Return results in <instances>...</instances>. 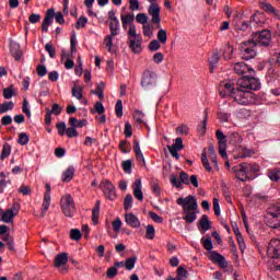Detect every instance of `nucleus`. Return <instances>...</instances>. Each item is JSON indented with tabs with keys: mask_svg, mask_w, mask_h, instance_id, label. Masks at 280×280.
<instances>
[{
	"mask_svg": "<svg viewBox=\"0 0 280 280\" xmlns=\"http://www.w3.org/2000/svg\"><path fill=\"white\" fill-rule=\"evenodd\" d=\"M261 83L254 77L243 75L236 82L235 93L232 94V100L241 106H249L255 103V94L252 91H259Z\"/></svg>",
	"mask_w": 280,
	"mask_h": 280,
	"instance_id": "obj_1",
	"label": "nucleus"
},
{
	"mask_svg": "<svg viewBox=\"0 0 280 280\" xmlns=\"http://www.w3.org/2000/svg\"><path fill=\"white\" fill-rule=\"evenodd\" d=\"M177 205L183 208V220L187 222V224H194L198 219V200L196 197L189 195L187 197H179L177 199Z\"/></svg>",
	"mask_w": 280,
	"mask_h": 280,
	"instance_id": "obj_2",
	"label": "nucleus"
},
{
	"mask_svg": "<svg viewBox=\"0 0 280 280\" xmlns=\"http://www.w3.org/2000/svg\"><path fill=\"white\" fill-rule=\"evenodd\" d=\"M232 172L235 174V178L241 183H246L253 178V174L259 172V165L250 163H241L237 166L232 167Z\"/></svg>",
	"mask_w": 280,
	"mask_h": 280,
	"instance_id": "obj_3",
	"label": "nucleus"
},
{
	"mask_svg": "<svg viewBox=\"0 0 280 280\" xmlns=\"http://www.w3.org/2000/svg\"><path fill=\"white\" fill-rule=\"evenodd\" d=\"M127 35L129 38V47L131 51H133V54H141V45L143 43V38L140 34H137V26L131 25V27L128 30Z\"/></svg>",
	"mask_w": 280,
	"mask_h": 280,
	"instance_id": "obj_4",
	"label": "nucleus"
},
{
	"mask_svg": "<svg viewBox=\"0 0 280 280\" xmlns=\"http://www.w3.org/2000/svg\"><path fill=\"white\" fill-rule=\"evenodd\" d=\"M54 16L60 25H63L65 15H62L61 12L56 13L54 11V9H48L46 12V15L44 18V21L42 23V32H49V25H51V23H54Z\"/></svg>",
	"mask_w": 280,
	"mask_h": 280,
	"instance_id": "obj_5",
	"label": "nucleus"
},
{
	"mask_svg": "<svg viewBox=\"0 0 280 280\" xmlns=\"http://www.w3.org/2000/svg\"><path fill=\"white\" fill-rule=\"evenodd\" d=\"M257 44L249 38L241 43V54L244 60H253L257 56Z\"/></svg>",
	"mask_w": 280,
	"mask_h": 280,
	"instance_id": "obj_6",
	"label": "nucleus"
},
{
	"mask_svg": "<svg viewBox=\"0 0 280 280\" xmlns=\"http://www.w3.org/2000/svg\"><path fill=\"white\" fill-rule=\"evenodd\" d=\"M60 206L66 218H73V215H75V201L71 195L61 197Z\"/></svg>",
	"mask_w": 280,
	"mask_h": 280,
	"instance_id": "obj_7",
	"label": "nucleus"
},
{
	"mask_svg": "<svg viewBox=\"0 0 280 280\" xmlns=\"http://www.w3.org/2000/svg\"><path fill=\"white\" fill-rule=\"evenodd\" d=\"M252 39L259 47H270L272 34L268 30L256 32L252 35Z\"/></svg>",
	"mask_w": 280,
	"mask_h": 280,
	"instance_id": "obj_8",
	"label": "nucleus"
},
{
	"mask_svg": "<svg viewBox=\"0 0 280 280\" xmlns=\"http://www.w3.org/2000/svg\"><path fill=\"white\" fill-rule=\"evenodd\" d=\"M156 72L152 70H145L142 73V79H141V86L144 89H152V86H156Z\"/></svg>",
	"mask_w": 280,
	"mask_h": 280,
	"instance_id": "obj_9",
	"label": "nucleus"
},
{
	"mask_svg": "<svg viewBox=\"0 0 280 280\" xmlns=\"http://www.w3.org/2000/svg\"><path fill=\"white\" fill-rule=\"evenodd\" d=\"M149 5L148 12L151 16V23H154L155 25H159L161 23V7L154 0H148Z\"/></svg>",
	"mask_w": 280,
	"mask_h": 280,
	"instance_id": "obj_10",
	"label": "nucleus"
},
{
	"mask_svg": "<svg viewBox=\"0 0 280 280\" xmlns=\"http://www.w3.org/2000/svg\"><path fill=\"white\" fill-rule=\"evenodd\" d=\"M235 84L233 81H222L219 85V94L222 97H231L233 100V93H235Z\"/></svg>",
	"mask_w": 280,
	"mask_h": 280,
	"instance_id": "obj_11",
	"label": "nucleus"
},
{
	"mask_svg": "<svg viewBox=\"0 0 280 280\" xmlns=\"http://www.w3.org/2000/svg\"><path fill=\"white\" fill-rule=\"evenodd\" d=\"M101 189L103 190L105 198L108 200H115L117 198V192L115 190V185L108 179H104L101 183Z\"/></svg>",
	"mask_w": 280,
	"mask_h": 280,
	"instance_id": "obj_12",
	"label": "nucleus"
},
{
	"mask_svg": "<svg viewBox=\"0 0 280 280\" xmlns=\"http://www.w3.org/2000/svg\"><path fill=\"white\" fill-rule=\"evenodd\" d=\"M108 21H109V31L112 36H119V19L115 15V11L108 12Z\"/></svg>",
	"mask_w": 280,
	"mask_h": 280,
	"instance_id": "obj_13",
	"label": "nucleus"
},
{
	"mask_svg": "<svg viewBox=\"0 0 280 280\" xmlns=\"http://www.w3.org/2000/svg\"><path fill=\"white\" fill-rule=\"evenodd\" d=\"M49 207H51V186L49 184H46V192L44 195V201L42 203V218H45L47 211H49Z\"/></svg>",
	"mask_w": 280,
	"mask_h": 280,
	"instance_id": "obj_14",
	"label": "nucleus"
},
{
	"mask_svg": "<svg viewBox=\"0 0 280 280\" xmlns=\"http://www.w3.org/2000/svg\"><path fill=\"white\" fill-rule=\"evenodd\" d=\"M217 139L219 141V154L222 156V159H228L226 154V136H224V132L222 130H217Z\"/></svg>",
	"mask_w": 280,
	"mask_h": 280,
	"instance_id": "obj_15",
	"label": "nucleus"
},
{
	"mask_svg": "<svg viewBox=\"0 0 280 280\" xmlns=\"http://www.w3.org/2000/svg\"><path fill=\"white\" fill-rule=\"evenodd\" d=\"M267 253H268V255L273 257V259H279V257H280V240H278V238L271 240L267 247Z\"/></svg>",
	"mask_w": 280,
	"mask_h": 280,
	"instance_id": "obj_16",
	"label": "nucleus"
},
{
	"mask_svg": "<svg viewBox=\"0 0 280 280\" xmlns=\"http://www.w3.org/2000/svg\"><path fill=\"white\" fill-rule=\"evenodd\" d=\"M69 261V255L61 253L55 257V267L60 268V272H67V262Z\"/></svg>",
	"mask_w": 280,
	"mask_h": 280,
	"instance_id": "obj_17",
	"label": "nucleus"
},
{
	"mask_svg": "<svg viewBox=\"0 0 280 280\" xmlns=\"http://www.w3.org/2000/svg\"><path fill=\"white\" fill-rule=\"evenodd\" d=\"M62 113V107L58 105V103L52 104V108H46V117H45V124L46 126H51V115H60Z\"/></svg>",
	"mask_w": 280,
	"mask_h": 280,
	"instance_id": "obj_18",
	"label": "nucleus"
},
{
	"mask_svg": "<svg viewBox=\"0 0 280 280\" xmlns=\"http://www.w3.org/2000/svg\"><path fill=\"white\" fill-rule=\"evenodd\" d=\"M209 257H210V260L213 261L214 264H218V266H220V268L229 267V262H226V258H224V256H222V254H220L215 250H211Z\"/></svg>",
	"mask_w": 280,
	"mask_h": 280,
	"instance_id": "obj_19",
	"label": "nucleus"
},
{
	"mask_svg": "<svg viewBox=\"0 0 280 280\" xmlns=\"http://www.w3.org/2000/svg\"><path fill=\"white\" fill-rule=\"evenodd\" d=\"M234 71L238 75H246V73H250L253 75V73H255V70L248 67L244 61L234 63Z\"/></svg>",
	"mask_w": 280,
	"mask_h": 280,
	"instance_id": "obj_20",
	"label": "nucleus"
},
{
	"mask_svg": "<svg viewBox=\"0 0 280 280\" xmlns=\"http://www.w3.org/2000/svg\"><path fill=\"white\" fill-rule=\"evenodd\" d=\"M125 222L128 226H131V229H139V226H141V221H139V218L132 212L125 213Z\"/></svg>",
	"mask_w": 280,
	"mask_h": 280,
	"instance_id": "obj_21",
	"label": "nucleus"
},
{
	"mask_svg": "<svg viewBox=\"0 0 280 280\" xmlns=\"http://www.w3.org/2000/svg\"><path fill=\"white\" fill-rule=\"evenodd\" d=\"M259 5H260L261 10L267 12V14H271V16L273 19H277L278 21H280L279 11L275 7H272V4H270L268 2H260Z\"/></svg>",
	"mask_w": 280,
	"mask_h": 280,
	"instance_id": "obj_22",
	"label": "nucleus"
},
{
	"mask_svg": "<svg viewBox=\"0 0 280 280\" xmlns=\"http://www.w3.org/2000/svg\"><path fill=\"white\" fill-rule=\"evenodd\" d=\"M141 178H138L132 184L133 196L140 202H143V191L141 190Z\"/></svg>",
	"mask_w": 280,
	"mask_h": 280,
	"instance_id": "obj_23",
	"label": "nucleus"
},
{
	"mask_svg": "<svg viewBox=\"0 0 280 280\" xmlns=\"http://www.w3.org/2000/svg\"><path fill=\"white\" fill-rule=\"evenodd\" d=\"M120 21L122 23L124 30H128V25H129V30H130V27H132V25H135V15L133 14H122V15H120Z\"/></svg>",
	"mask_w": 280,
	"mask_h": 280,
	"instance_id": "obj_24",
	"label": "nucleus"
},
{
	"mask_svg": "<svg viewBox=\"0 0 280 280\" xmlns=\"http://www.w3.org/2000/svg\"><path fill=\"white\" fill-rule=\"evenodd\" d=\"M198 229L207 232L209 229H211V221H209V217L207 214L201 215L200 220L197 223Z\"/></svg>",
	"mask_w": 280,
	"mask_h": 280,
	"instance_id": "obj_25",
	"label": "nucleus"
},
{
	"mask_svg": "<svg viewBox=\"0 0 280 280\" xmlns=\"http://www.w3.org/2000/svg\"><path fill=\"white\" fill-rule=\"evenodd\" d=\"M10 50H11L13 58H15V60H21V56H23V54L21 52V45H19L15 42H11Z\"/></svg>",
	"mask_w": 280,
	"mask_h": 280,
	"instance_id": "obj_26",
	"label": "nucleus"
},
{
	"mask_svg": "<svg viewBox=\"0 0 280 280\" xmlns=\"http://www.w3.org/2000/svg\"><path fill=\"white\" fill-rule=\"evenodd\" d=\"M75 175V168L73 166H69L62 174L61 180L63 183H71L73 180V176Z\"/></svg>",
	"mask_w": 280,
	"mask_h": 280,
	"instance_id": "obj_27",
	"label": "nucleus"
},
{
	"mask_svg": "<svg viewBox=\"0 0 280 280\" xmlns=\"http://www.w3.org/2000/svg\"><path fill=\"white\" fill-rule=\"evenodd\" d=\"M233 25L237 32H246L248 30L249 25L248 22L240 20V18H236L233 21Z\"/></svg>",
	"mask_w": 280,
	"mask_h": 280,
	"instance_id": "obj_28",
	"label": "nucleus"
},
{
	"mask_svg": "<svg viewBox=\"0 0 280 280\" xmlns=\"http://www.w3.org/2000/svg\"><path fill=\"white\" fill-rule=\"evenodd\" d=\"M266 224L270 229H279L280 228V217H266Z\"/></svg>",
	"mask_w": 280,
	"mask_h": 280,
	"instance_id": "obj_29",
	"label": "nucleus"
},
{
	"mask_svg": "<svg viewBox=\"0 0 280 280\" xmlns=\"http://www.w3.org/2000/svg\"><path fill=\"white\" fill-rule=\"evenodd\" d=\"M14 218H16V214H14L11 210L2 211V218L0 219L5 224H12L14 222Z\"/></svg>",
	"mask_w": 280,
	"mask_h": 280,
	"instance_id": "obj_30",
	"label": "nucleus"
},
{
	"mask_svg": "<svg viewBox=\"0 0 280 280\" xmlns=\"http://www.w3.org/2000/svg\"><path fill=\"white\" fill-rule=\"evenodd\" d=\"M210 62V73H213V70L215 69V66L220 62V52L214 51L209 59Z\"/></svg>",
	"mask_w": 280,
	"mask_h": 280,
	"instance_id": "obj_31",
	"label": "nucleus"
},
{
	"mask_svg": "<svg viewBox=\"0 0 280 280\" xmlns=\"http://www.w3.org/2000/svg\"><path fill=\"white\" fill-rule=\"evenodd\" d=\"M201 163L207 172H212L211 164H209V159L207 158V149H203L201 153Z\"/></svg>",
	"mask_w": 280,
	"mask_h": 280,
	"instance_id": "obj_32",
	"label": "nucleus"
},
{
	"mask_svg": "<svg viewBox=\"0 0 280 280\" xmlns=\"http://www.w3.org/2000/svg\"><path fill=\"white\" fill-rule=\"evenodd\" d=\"M84 90L82 86L74 84L72 88V97H75V100H82Z\"/></svg>",
	"mask_w": 280,
	"mask_h": 280,
	"instance_id": "obj_33",
	"label": "nucleus"
},
{
	"mask_svg": "<svg viewBox=\"0 0 280 280\" xmlns=\"http://www.w3.org/2000/svg\"><path fill=\"white\" fill-rule=\"evenodd\" d=\"M133 119L136 121V124H145V114H143V112L141 110H135L133 112Z\"/></svg>",
	"mask_w": 280,
	"mask_h": 280,
	"instance_id": "obj_34",
	"label": "nucleus"
},
{
	"mask_svg": "<svg viewBox=\"0 0 280 280\" xmlns=\"http://www.w3.org/2000/svg\"><path fill=\"white\" fill-rule=\"evenodd\" d=\"M229 139L232 145H238V143H242L243 141L242 136H240L237 132L230 133Z\"/></svg>",
	"mask_w": 280,
	"mask_h": 280,
	"instance_id": "obj_35",
	"label": "nucleus"
},
{
	"mask_svg": "<svg viewBox=\"0 0 280 280\" xmlns=\"http://www.w3.org/2000/svg\"><path fill=\"white\" fill-rule=\"evenodd\" d=\"M14 108V103L12 101L4 102L3 104H0V115H3L4 113H8V110H12Z\"/></svg>",
	"mask_w": 280,
	"mask_h": 280,
	"instance_id": "obj_36",
	"label": "nucleus"
},
{
	"mask_svg": "<svg viewBox=\"0 0 280 280\" xmlns=\"http://www.w3.org/2000/svg\"><path fill=\"white\" fill-rule=\"evenodd\" d=\"M11 152H12V147L10 144L5 143L1 151V155H0L1 161H5V159H8V156H10Z\"/></svg>",
	"mask_w": 280,
	"mask_h": 280,
	"instance_id": "obj_37",
	"label": "nucleus"
},
{
	"mask_svg": "<svg viewBox=\"0 0 280 280\" xmlns=\"http://www.w3.org/2000/svg\"><path fill=\"white\" fill-rule=\"evenodd\" d=\"M208 151H209V154H210L211 163L214 165V167L218 168V158L215 155V148L212 144H210L209 148H208Z\"/></svg>",
	"mask_w": 280,
	"mask_h": 280,
	"instance_id": "obj_38",
	"label": "nucleus"
},
{
	"mask_svg": "<svg viewBox=\"0 0 280 280\" xmlns=\"http://www.w3.org/2000/svg\"><path fill=\"white\" fill-rule=\"evenodd\" d=\"M268 177L275 183H277V180H280V168L269 170Z\"/></svg>",
	"mask_w": 280,
	"mask_h": 280,
	"instance_id": "obj_39",
	"label": "nucleus"
},
{
	"mask_svg": "<svg viewBox=\"0 0 280 280\" xmlns=\"http://www.w3.org/2000/svg\"><path fill=\"white\" fill-rule=\"evenodd\" d=\"M132 202H135V199L132 198V195H130V194L126 195L125 201H124L125 211H128V210L132 209Z\"/></svg>",
	"mask_w": 280,
	"mask_h": 280,
	"instance_id": "obj_40",
	"label": "nucleus"
},
{
	"mask_svg": "<svg viewBox=\"0 0 280 280\" xmlns=\"http://www.w3.org/2000/svg\"><path fill=\"white\" fill-rule=\"evenodd\" d=\"M233 51H234L233 46H231V44L228 43L225 45V51L223 52L224 60H231V58H233Z\"/></svg>",
	"mask_w": 280,
	"mask_h": 280,
	"instance_id": "obj_41",
	"label": "nucleus"
},
{
	"mask_svg": "<svg viewBox=\"0 0 280 280\" xmlns=\"http://www.w3.org/2000/svg\"><path fill=\"white\" fill-rule=\"evenodd\" d=\"M113 38H115V35H107L105 36L103 44L105 45V47H107V51H113Z\"/></svg>",
	"mask_w": 280,
	"mask_h": 280,
	"instance_id": "obj_42",
	"label": "nucleus"
},
{
	"mask_svg": "<svg viewBox=\"0 0 280 280\" xmlns=\"http://www.w3.org/2000/svg\"><path fill=\"white\" fill-rule=\"evenodd\" d=\"M275 218H280V206H271L268 208V214Z\"/></svg>",
	"mask_w": 280,
	"mask_h": 280,
	"instance_id": "obj_43",
	"label": "nucleus"
},
{
	"mask_svg": "<svg viewBox=\"0 0 280 280\" xmlns=\"http://www.w3.org/2000/svg\"><path fill=\"white\" fill-rule=\"evenodd\" d=\"M18 143L20 145H27L30 143V136H27L25 132H21L19 135Z\"/></svg>",
	"mask_w": 280,
	"mask_h": 280,
	"instance_id": "obj_44",
	"label": "nucleus"
},
{
	"mask_svg": "<svg viewBox=\"0 0 280 280\" xmlns=\"http://www.w3.org/2000/svg\"><path fill=\"white\" fill-rule=\"evenodd\" d=\"M158 42L162 43V45H165V43H167V32L163 28H161L158 32Z\"/></svg>",
	"mask_w": 280,
	"mask_h": 280,
	"instance_id": "obj_45",
	"label": "nucleus"
},
{
	"mask_svg": "<svg viewBox=\"0 0 280 280\" xmlns=\"http://www.w3.org/2000/svg\"><path fill=\"white\" fill-rule=\"evenodd\" d=\"M70 238L74 242H80V240H82V232H80L78 229H72L70 231Z\"/></svg>",
	"mask_w": 280,
	"mask_h": 280,
	"instance_id": "obj_46",
	"label": "nucleus"
},
{
	"mask_svg": "<svg viewBox=\"0 0 280 280\" xmlns=\"http://www.w3.org/2000/svg\"><path fill=\"white\" fill-rule=\"evenodd\" d=\"M45 50L47 51L50 58H56V48H54L52 43H47L45 45Z\"/></svg>",
	"mask_w": 280,
	"mask_h": 280,
	"instance_id": "obj_47",
	"label": "nucleus"
},
{
	"mask_svg": "<svg viewBox=\"0 0 280 280\" xmlns=\"http://www.w3.org/2000/svg\"><path fill=\"white\" fill-rule=\"evenodd\" d=\"M207 119H208V116L206 115V117L203 118L202 122L197 128L198 133L201 137H203L205 132H207Z\"/></svg>",
	"mask_w": 280,
	"mask_h": 280,
	"instance_id": "obj_48",
	"label": "nucleus"
},
{
	"mask_svg": "<svg viewBox=\"0 0 280 280\" xmlns=\"http://www.w3.org/2000/svg\"><path fill=\"white\" fill-rule=\"evenodd\" d=\"M92 222L93 224H98L100 222V207H94L92 210Z\"/></svg>",
	"mask_w": 280,
	"mask_h": 280,
	"instance_id": "obj_49",
	"label": "nucleus"
},
{
	"mask_svg": "<svg viewBox=\"0 0 280 280\" xmlns=\"http://www.w3.org/2000/svg\"><path fill=\"white\" fill-rule=\"evenodd\" d=\"M135 264H137V257L127 258L125 261V268L127 270H132L135 268Z\"/></svg>",
	"mask_w": 280,
	"mask_h": 280,
	"instance_id": "obj_50",
	"label": "nucleus"
},
{
	"mask_svg": "<svg viewBox=\"0 0 280 280\" xmlns=\"http://www.w3.org/2000/svg\"><path fill=\"white\" fill-rule=\"evenodd\" d=\"M187 277H189V272L186 271L185 267L179 266L177 268V278H179L180 280L183 279H187Z\"/></svg>",
	"mask_w": 280,
	"mask_h": 280,
	"instance_id": "obj_51",
	"label": "nucleus"
},
{
	"mask_svg": "<svg viewBox=\"0 0 280 280\" xmlns=\"http://www.w3.org/2000/svg\"><path fill=\"white\" fill-rule=\"evenodd\" d=\"M115 110L118 117H124V103H121V100L116 102Z\"/></svg>",
	"mask_w": 280,
	"mask_h": 280,
	"instance_id": "obj_52",
	"label": "nucleus"
},
{
	"mask_svg": "<svg viewBox=\"0 0 280 280\" xmlns=\"http://www.w3.org/2000/svg\"><path fill=\"white\" fill-rule=\"evenodd\" d=\"M201 243L203 244V248L206 250H213V242L211 241V237L201 238Z\"/></svg>",
	"mask_w": 280,
	"mask_h": 280,
	"instance_id": "obj_53",
	"label": "nucleus"
},
{
	"mask_svg": "<svg viewBox=\"0 0 280 280\" xmlns=\"http://www.w3.org/2000/svg\"><path fill=\"white\" fill-rule=\"evenodd\" d=\"M122 170L126 174H132V161L126 160L122 162Z\"/></svg>",
	"mask_w": 280,
	"mask_h": 280,
	"instance_id": "obj_54",
	"label": "nucleus"
},
{
	"mask_svg": "<svg viewBox=\"0 0 280 280\" xmlns=\"http://www.w3.org/2000/svg\"><path fill=\"white\" fill-rule=\"evenodd\" d=\"M2 95L4 100H12V97H14V90H12V88H4Z\"/></svg>",
	"mask_w": 280,
	"mask_h": 280,
	"instance_id": "obj_55",
	"label": "nucleus"
},
{
	"mask_svg": "<svg viewBox=\"0 0 280 280\" xmlns=\"http://www.w3.org/2000/svg\"><path fill=\"white\" fill-rule=\"evenodd\" d=\"M112 226H113V230L115 231V233H119L121 231V219L116 218L112 222Z\"/></svg>",
	"mask_w": 280,
	"mask_h": 280,
	"instance_id": "obj_56",
	"label": "nucleus"
},
{
	"mask_svg": "<svg viewBox=\"0 0 280 280\" xmlns=\"http://www.w3.org/2000/svg\"><path fill=\"white\" fill-rule=\"evenodd\" d=\"M136 21L141 25H145V23H148V15L145 13H138L136 16Z\"/></svg>",
	"mask_w": 280,
	"mask_h": 280,
	"instance_id": "obj_57",
	"label": "nucleus"
},
{
	"mask_svg": "<svg viewBox=\"0 0 280 280\" xmlns=\"http://www.w3.org/2000/svg\"><path fill=\"white\" fill-rule=\"evenodd\" d=\"M57 130L60 137H65V132H67V124H65V121L58 122Z\"/></svg>",
	"mask_w": 280,
	"mask_h": 280,
	"instance_id": "obj_58",
	"label": "nucleus"
},
{
	"mask_svg": "<svg viewBox=\"0 0 280 280\" xmlns=\"http://www.w3.org/2000/svg\"><path fill=\"white\" fill-rule=\"evenodd\" d=\"M253 154H255V151L248 148H243L242 149V154H241V159H248L250 158Z\"/></svg>",
	"mask_w": 280,
	"mask_h": 280,
	"instance_id": "obj_59",
	"label": "nucleus"
},
{
	"mask_svg": "<svg viewBox=\"0 0 280 280\" xmlns=\"http://www.w3.org/2000/svg\"><path fill=\"white\" fill-rule=\"evenodd\" d=\"M156 231L154 230V225L147 226V240H154Z\"/></svg>",
	"mask_w": 280,
	"mask_h": 280,
	"instance_id": "obj_60",
	"label": "nucleus"
},
{
	"mask_svg": "<svg viewBox=\"0 0 280 280\" xmlns=\"http://www.w3.org/2000/svg\"><path fill=\"white\" fill-rule=\"evenodd\" d=\"M149 49H150V51H159V49H161V43H159V40H156V39H153L149 44Z\"/></svg>",
	"mask_w": 280,
	"mask_h": 280,
	"instance_id": "obj_61",
	"label": "nucleus"
},
{
	"mask_svg": "<svg viewBox=\"0 0 280 280\" xmlns=\"http://www.w3.org/2000/svg\"><path fill=\"white\" fill-rule=\"evenodd\" d=\"M136 159L141 167H148V164H145V158L143 156V152L136 153Z\"/></svg>",
	"mask_w": 280,
	"mask_h": 280,
	"instance_id": "obj_62",
	"label": "nucleus"
},
{
	"mask_svg": "<svg viewBox=\"0 0 280 280\" xmlns=\"http://www.w3.org/2000/svg\"><path fill=\"white\" fill-rule=\"evenodd\" d=\"M178 135H189V127L187 125H180L176 128Z\"/></svg>",
	"mask_w": 280,
	"mask_h": 280,
	"instance_id": "obj_63",
	"label": "nucleus"
},
{
	"mask_svg": "<svg viewBox=\"0 0 280 280\" xmlns=\"http://www.w3.org/2000/svg\"><path fill=\"white\" fill-rule=\"evenodd\" d=\"M117 268L116 267H110L107 269L106 275H107V279H115V277H117Z\"/></svg>",
	"mask_w": 280,
	"mask_h": 280,
	"instance_id": "obj_64",
	"label": "nucleus"
}]
</instances>
